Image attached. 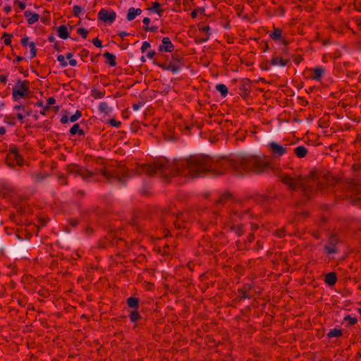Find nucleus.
I'll use <instances>...</instances> for the list:
<instances>
[{
  "instance_id": "obj_41",
  "label": "nucleus",
  "mask_w": 361,
  "mask_h": 361,
  "mask_svg": "<svg viewBox=\"0 0 361 361\" xmlns=\"http://www.w3.org/2000/svg\"><path fill=\"white\" fill-rule=\"evenodd\" d=\"M58 180L59 181L61 185H67L68 184L66 176L62 174L59 175L58 176Z\"/></svg>"
},
{
  "instance_id": "obj_22",
  "label": "nucleus",
  "mask_w": 361,
  "mask_h": 361,
  "mask_svg": "<svg viewBox=\"0 0 361 361\" xmlns=\"http://www.w3.org/2000/svg\"><path fill=\"white\" fill-rule=\"evenodd\" d=\"M70 133L73 135L76 133H78L80 135H84L85 131L80 128V125L78 123H75L70 129Z\"/></svg>"
},
{
  "instance_id": "obj_21",
  "label": "nucleus",
  "mask_w": 361,
  "mask_h": 361,
  "mask_svg": "<svg viewBox=\"0 0 361 361\" xmlns=\"http://www.w3.org/2000/svg\"><path fill=\"white\" fill-rule=\"evenodd\" d=\"M282 30L278 27H274V30L269 33V37L273 40H279L281 38Z\"/></svg>"
},
{
  "instance_id": "obj_60",
  "label": "nucleus",
  "mask_w": 361,
  "mask_h": 361,
  "mask_svg": "<svg viewBox=\"0 0 361 361\" xmlns=\"http://www.w3.org/2000/svg\"><path fill=\"white\" fill-rule=\"evenodd\" d=\"M0 81L3 83H6L7 81V78L5 75H2L0 77Z\"/></svg>"
},
{
  "instance_id": "obj_24",
  "label": "nucleus",
  "mask_w": 361,
  "mask_h": 361,
  "mask_svg": "<svg viewBox=\"0 0 361 361\" xmlns=\"http://www.w3.org/2000/svg\"><path fill=\"white\" fill-rule=\"evenodd\" d=\"M216 90L221 93L222 97H226L228 94V88L224 84L216 85Z\"/></svg>"
},
{
  "instance_id": "obj_54",
  "label": "nucleus",
  "mask_w": 361,
  "mask_h": 361,
  "mask_svg": "<svg viewBox=\"0 0 361 361\" xmlns=\"http://www.w3.org/2000/svg\"><path fill=\"white\" fill-rule=\"evenodd\" d=\"M142 23H144L145 26H148L150 23V19L147 17H145L143 19Z\"/></svg>"
},
{
  "instance_id": "obj_8",
  "label": "nucleus",
  "mask_w": 361,
  "mask_h": 361,
  "mask_svg": "<svg viewBox=\"0 0 361 361\" xmlns=\"http://www.w3.org/2000/svg\"><path fill=\"white\" fill-rule=\"evenodd\" d=\"M98 18L104 23L111 24L116 18V13L112 10L102 8L98 13Z\"/></svg>"
},
{
  "instance_id": "obj_49",
  "label": "nucleus",
  "mask_w": 361,
  "mask_h": 361,
  "mask_svg": "<svg viewBox=\"0 0 361 361\" xmlns=\"http://www.w3.org/2000/svg\"><path fill=\"white\" fill-rule=\"evenodd\" d=\"M30 111H27L25 115H23L21 113H18L17 114V117L20 120V121H23V118L26 116H30Z\"/></svg>"
},
{
  "instance_id": "obj_50",
  "label": "nucleus",
  "mask_w": 361,
  "mask_h": 361,
  "mask_svg": "<svg viewBox=\"0 0 361 361\" xmlns=\"http://www.w3.org/2000/svg\"><path fill=\"white\" fill-rule=\"evenodd\" d=\"M353 204L355 205H359L361 204V197H355L353 200Z\"/></svg>"
},
{
  "instance_id": "obj_5",
  "label": "nucleus",
  "mask_w": 361,
  "mask_h": 361,
  "mask_svg": "<svg viewBox=\"0 0 361 361\" xmlns=\"http://www.w3.org/2000/svg\"><path fill=\"white\" fill-rule=\"evenodd\" d=\"M29 90V82L27 80H18L13 88V97L15 100L23 98L26 96Z\"/></svg>"
},
{
  "instance_id": "obj_18",
  "label": "nucleus",
  "mask_w": 361,
  "mask_h": 361,
  "mask_svg": "<svg viewBox=\"0 0 361 361\" xmlns=\"http://www.w3.org/2000/svg\"><path fill=\"white\" fill-rule=\"evenodd\" d=\"M140 300L137 298L130 297L127 299V305L129 307L137 310L139 307Z\"/></svg>"
},
{
  "instance_id": "obj_11",
  "label": "nucleus",
  "mask_w": 361,
  "mask_h": 361,
  "mask_svg": "<svg viewBox=\"0 0 361 361\" xmlns=\"http://www.w3.org/2000/svg\"><path fill=\"white\" fill-rule=\"evenodd\" d=\"M338 238L336 236H331L328 243L324 246V250L328 254H335L338 252L337 243Z\"/></svg>"
},
{
  "instance_id": "obj_4",
  "label": "nucleus",
  "mask_w": 361,
  "mask_h": 361,
  "mask_svg": "<svg viewBox=\"0 0 361 361\" xmlns=\"http://www.w3.org/2000/svg\"><path fill=\"white\" fill-rule=\"evenodd\" d=\"M267 147L271 152L273 157L279 158L288 152L290 148V145L286 144L282 145L276 142H271L268 144Z\"/></svg>"
},
{
  "instance_id": "obj_9",
  "label": "nucleus",
  "mask_w": 361,
  "mask_h": 361,
  "mask_svg": "<svg viewBox=\"0 0 361 361\" xmlns=\"http://www.w3.org/2000/svg\"><path fill=\"white\" fill-rule=\"evenodd\" d=\"M307 73H310L307 76L310 79L319 81L324 74V68L319 66L308 70Z\"/></svg>"
},
{
  "instance_id": "obj_1",
  "label": "nucleus",
  "mask_w": 361,
  "mask_h": 361,
  "mask_svg": "<svg viewBox=\"0 0 361 361\" xmlns=\"http://www.w3.org/2000/svg\"><path fill=\"white\" fill-rule=\"evenodd\" d=\"M267 157L246 154L234 159H221L214 160L209 156H190L188 159L170 162L161 158L152 164H140L137 167L138 174L147 176L159 175L164 178L178 175L183 177L196 178L206 172L213 175H221L228 169L235 175H243L249 172L260 173L269 168Z\"/></svg>"
},
{
  "instance_id": "obj_62",
  "label": "nucleus",
  "mask_w": 361,
  "mask_h": 361,
  "mask_svg": "<svg viewBox=\"0 0 361 361\" xmlns=\"http://www.w3.org/2000/svg\"><path fill=\"white\" fill-rule=\"evenodd\" d=\"M23 60L22 56H17L16 59L13 61L14 63L20 62Z\"/></svg>"
},
{
  "instance_id": "obj_31",
  "label": "nucleus",
  "mask_w": 361,
  "mask_h": 361,
  "mask_svg": "<svg viewBox=\"0 0 361 361\" xmlns=\"http://www.w3.org/2000/svg\"><path fill=\"white\" fill-rule=\"evenodd\" d=\"M30 51V59H32L36 56L37 54V49L35 47V44L33 42H31L28 44Z\"/></svg>"
},
{
  "instance_id": "obj_7",
  "label": "nucleus",
  "mask_w": 361,
  "mask_h": 361,
  "mask_svg": "<svg viewBox=\"0 0 361 361\" xmlns=\"http://www.w3.org/2000/svg\"><path fill=\"white\" fill-rule=\"evenodd\" d=\"M7 164L9 166H14L17 164L22 166L23 164V157L18 154L17 148L13 147L9 150L6 157Z\"/></svg>"
},
{
  "instance_id": "obj_6",
  "label": "nucleus",
  "mask_w": 361,
  "mask_h": 361,
  "mask_svg": "<svg viewBox=\"0 0 361 361\" xmlns=\"http://www.w3.org/2000/svg\"><path fill=\"white\" fill-rule=\"evenodd\" d=\"M165 217L164 219V223H173L177 228H180L182 225L180 224L181 221H183V214H176L175 216V212L172 208H170L169 211H164Z\"/></svg>"
},
{
  "instance_id": "obj_25",
  "label": "nucleus",
  "mask_w": 361,
  "mask_h": 361,
  "mask_svg": "<svg viewBox=\"0 0 361 361\" xmlns=\"http://www.w3.org/2000/svg\"><path fill=\"white\" fill-rule=\"evenodd\" d=\"M231 229L233 231L235 234L240 236L243 234V226L242 224L233 225L231 226Z\"/></svg>"
},
{
  "instance_id": "obj_23",
  "label": "nucleus",
  "mask_w": 361,
  "mask_h": 361,
  "mask_svg": "<svg viewBox=\"0 0 361 361\" xmlns=\"http://www.w3.org/2000/svg\"><path fill=\"white\" fill-rule=\"evenodd\" d=\"M129 318L132 322L135 323L141 319V316L140 313L137 311V310H135L130 312L129 314Z\"/></svg>"
},
{
  "instance_id": "obj_28",
  "label": "nucleus",
  "mask_w": 361,
  "mask_h": 361,
  "mask_svg": "<svg viewBox=\"0 0 361 361\" xmlns=\"http://www.w3.org/2000/svg\"><path fill=\"white\" fill-rule=\"evenodd\" d=\"M230 198L228 195H223L219 199L216 200V204L224 205Z\"/></svg>"
},
{
  "instance_id": "obj_3",
  "label": "nucleus",
  "mask_w": 361,
  "mask_h": 361,
  "mask_svg": "<svg viewBox=\"0 0 361 361\" xmlns=\"http://www.w3.org/2000/svg\"><path fill=\"white\" fill-rule=\"evenodd\" d=\"M66 170L68 173L73 175H79L85 180H88L90 178H92L94 175L96 173L75 164H71L68 165Z\"/></svg>"
},
{
  "instance_id": "obj_34",
  "label": "nucleus",
  "mask_w": 361,
  "mask_h": 361,
  "mask_svg": "<svg viewBox=\"0 0 361 361\" xmlns=\"http://www.w3.org/2000/svg\"><path fill=\"white\" fill-rule=\"evenodd\" d=\"M11 35H9L8 33H4L2 38L4 39V43L6 45H11Z\"/></svg>"
},
{
  "instance_id": "obj_15",
  "label": "nucleus",
  "mask_w": 361,
  "mask_h": 361,
  "mask_svg": "<svg viewBox=\"0 0 361 361\" xmlns=\"http://www.w3.org/2000/svg\"><path fill=\"white\" fill-rule=\"evenodd\" d=\"M337 281V276L334 272H329L326 274L324 278V282L329 285L334 286Z\"/></svg>"
},
{
  "instance_id": "obj_14",
  "label": "nucleus",
  "mask_w": 361,
  "mask_h": 361,
  "mask_svg": "<svg viewBox=\"0 0 361 361\" xmlns=\"http://www.w3.org/2000/svg\"><path fill=\"white\" fill-rule=\"evenodd\" d=\"M142 10L140 8H130L127 13V19L131 21L135 18L136 16L140 15Z\"/></svg>"
},
{
  "instance_id": "obj_2",
  "label": "nucleus",
  "mask_w": 361,
  "mask_h": 361,
  "mask_svg": "<svg viewBox=\"0 0 361 361\" xmlns=\"http://www.w3.org/2000/svg\"><path fill=\"white\" fill-rule=\"evenodd\" d=\"M280 180L291 190L301 189L303 195L307 197L313 196L317 192L324 188L327 180L319 171H312L305 178L281 173Z\"/></svg>"
},
{
  "instance_id": "obj_26",
  "label": "nucleus",
  "mask_w": 361,
  "mask_h": 361,
  "mask_svg": "<svg viewBox=\"0 0 361 361\" xmlns=\"http://www.w3.org/2000/svg\"><path fill=\"white\" fill-rule=\"evenodd\" d=\"M150 10L155 12L156 13H157L159 16H161L162 13L164 12L163 9L160 8L159 3H158L157 1L153 3V5H152V8H150Z\"/></svg>"
},
{
  "instance_id": "obj_53",
  "label": "nucleus",
  "mask_w": 361,
  "mask_h": 361,
  "mask_svg": "<svg viewBox=\"0 0 361 361\" xmlns=\"http://www.w3.org/2000/svg\"><path fill=\"white\" fill-rule=\"evenodd\" d=\"M29 38L27 37H23L21 39V44L23 46L28 45L30 42H28Z\"/></svg>"
},
{
  "instance_id": "obj_55",
  "label": "nucleus",
  "mask_w": 361,
  "mask_h": 361,
  "mask_svg": "<svg viewBox=\"0 0 361 361\" xmlns=\"http://www.w3.org/2000/svg\"><path fill=\"white\" fill-rule=\"evenodd\" d=\"M155 55V51H150L147 54V56L149 59H152L154 56Z\"/></svg>"
},
{
  "instance_id": "obj_39",
  "label": "nucleus",
  "mask_w": 361,
  "mask_h": 361,
  "mask_svg": "<svg viewBox=\"0 0 361 361\" xmlns=\"http://www.w3.org/2000/svg\"><path fill=\"white\" fill-rule=\"evenodd\" d=\"M57 60L61 63V65L63 67H66L68 65V63L65 59V57L63 55H59L57 56Z\"/></svg>"
},
{
  "instance_id": "obj_33",
  "label": "nucleus",
  "mask_w": 361,
  "mask_h": 361,
  "mask_svg": "<svg viewBox=\"0 0 361 361\" xmlns=\"http://www.w3.org/2000/svg\"><path fill=\"white\" fill-rule=\"evenodd\" d=\"M82 116V113L79 110H77L75 113V114L72 115L71 117H70V121L71 122H75L76 121H78Z\"/></svg>"
},
{
  "instance_id": "obj_43",
  "label": "nucleus",
  "mask_w": 361,
  "mask_h": 361,
  "mask_svg": "<svg viewBox=\"0 0 361 361\" xmlns=\"http://www.w3.org/2000/svg\"><path fill=\"white\" fill-rule=\"evenodd\" d=\"M150 47V44L148 42H144L141 47V51L142 53L145 52L146 50Z\"/></svg>"
},
{
  "instance_id": "obj_10",
  "label": "nucleus",
  "mask_w": 361,
  "mask_h": 361,
  "mask_svg": "<svg viewBox=\"0 0 361 361\" xmlns=\"http://www.w3.org/2000/svg\"><path fill=\"white\" fill-rule=\"evenodd\" d=\"M103 176L107 179L109 181L114 182V180L118 182L121 185H125L126 181V175H124L123 177L118 176V173H115L114 175H111L105 171H101Z\"/></svg>"
},
{
  "instance_id": "obj_46",
  "label": "nucleus",
  "mask_w": 361,
  "mask_h": 361,
  "mask_svg": "<svg viewBox=\"0 0 361 361\" xmlns=\"http://www.w3.org/2000/svg\"><path fill=\"white\" fill-rule=\"evenodd\" d=\"M69 226H71L72 228H75L78 224V221L75 219H71L68 221Z\"/></svg>"
},
{
  "instance_id": "obj_52",
  "label": "nucleus",
  "mask_w": 361,
  "mask_h": 361,
  "mask_svg": "<svg viewBox=\"0 0 361 361\" xmlns=\"http://www.w3.org/2000/svg\"><path fill=\"white\" fill-rule=\"evenodd\" d=\"M16 4H18V6L20 10H24L25 8V6H26L25 3H24L23 1H18V2H16Z\"/></svg>"
},
{
  "instance_id": "obj_57",
  "label": "nucleus",
  "mask_w": 361,
  "mask_h": 361,
  "mask_svg": "<svg viewBox=\"0 0 361 361\" xmlns=\"http://www.w3.org/2000/svg\"><path fill=\"white\" fill-rule=\"evenodd\" d=\"M69 64L71 66H75L77 65V61L75 59H71L69 60Z\"/></svg>"
},
{
  "instance_id": "obj_16",
  "label": "nucleus",
  "mask_w": 361,
  "mask_h": 361,
  "mask_svg": "<svg viewBox=\"0 0 361 361\" xmlns=\"http://www.w3.org/2000/svg\"><path fill=\"white\" fill-rule=\"evenodd\" d=\"M294 153L298 158H303L305 157L307 154V149L305 147L300 145L298 147H296L294 149Z\"/></svg>"
},
{
  "instance_id": "obj_48",
  "label": "nucleus",
  "mask_w": 361,
  "mask_h": 361,
  "mask_svg": "<svg viewBox=\"0 0 361 361\" xmlns=\"http://www.w3.org/2000/svg\"><path fill=\"white\" fill-rule=\"evenodd\" d=\"M92 43L94 44V46H96L97 47H102V41L99 40L98 38H94L93 40H92Z\"/></svg>"
},
{
  "instance_id": "obj_61",
  "label": "nucleus",
  "mask_w": 361,
  "mask_h": 361,
  "mask_svg": "<svg viewBox=\"0 0 361 361\" xmlns=\"http://www.w3.org/2000/svg\"><path fill=\"white\" fill-rule=\"evenodd\" d=\"M254 235L252 233L250 234L247 237V240L251 243L254 240Z\"/></svg>"
},
{
  "instance_id": "obj_12",
  "label": "nucleus",
  "mask_w": 361,
  "mask_h": 361,
  "mask_svg": "<svg viewBox=\"0 0 361 361\" xmlns=\"http://www.w3.org/2000/svg\"><path fill=\"white\" fill-rule=\"evenodd\" d=\"M174 49V46L171 43L170 39L167 37L162 39V44L159 46V51L171 52Z\"/></svg>"
},
{
  "instance_id": "obj_45",
  "label": "nucleus",
  "mask_w": 361,
  "mask_h": 361,
  "mask_svg": "<svg viewBox=\"0 0 361 361\" xmlns=\"http://www.w3.org/2000/svg\"><path fill=\"white\" fill-rule=\"evenodd\" d=\"M202 11V12H204V8H199L198 9H195V10L192 11L191 12V13H190V16H191V17H192V18H197V11Z\"/></svg>"
},
{
  "instance_id": "obj_59",
  "label": "nucleus",
  "mask_w": 361,
  "mask_h": 361,
  "mask_svg": "<svg viewBox=\"0 0 361 361\" xmlns=\"http://www.w3.org/2000/svg\"><path fill=\"white\" fill-rule=\"evenodd\" d=\"M14 109H16V110H19V109H22V110H25V106L23 105H16L14 106Z\"/></svg>"
},
{
  "instance_id": "obj_19",
  "label": "nucleus",
  "mask_w": 361,
  "mask_h": 361,
  "mask_svg": "<svg viewBox=\"0 0 361 361\" xmlns=\"http://www.w3.org/2000/svg\"><path fill=\"white\" fill-rule=\"evenodd\" d=\"M58 35L61 39H66L69 37V32L66 25H60L58 28Z\"/></svg>"
},
{
  "instance_id": "obj_32",
  "label": "nucleus",
  "mask_w": 361,
  "mask_h": 361,
  "mask_svg": "<svg viewBox=\"0 0 361 361\" xmlns=\"http://www.w3.org/2000/svg\"><path fill=\"white\" fill-rule=\"evenodd\" d=\"M344 321L348 322V324H350V325H354L357 323V319L356 317L348 315V316L345 317Z\"/></svg>"
},
{
  "instance_id": "obj_51",
  "label": "nucleus",
  "mask_w": 361,
  "mask_h": 361,
  "mask_svg": "<svg viewBox=\"0 0 361 361\" xmlns=\"http://www.w3.org/2000/svg\"><path fill=\"white\" fill-rule=\"evenodd\" d=\"M70 121V118H68L66 115H64L61 118V122L63 124L67 123Z\"/></svg>"
},
{
  "instance_id": "obj_63",
  "label": "nucleus",
  "mask_w": 361,
  "mask_h": 361,
  "mask_svg": "<svg viewBox=\"0 0 361 361\" xmlns=\"http://www.w3.org/2000/svg\"><path fill=\"white\" fill-rule=\"evenodd\" d=\"M4 9L6 13H8L11 11V8L9 6H5Z\"/></svg>"
},
{
  "instance_id": "obj_36",
  "label": "nucleus",
  "mask_w": 361,
  "mask_h": 361,
  "mask_svg": "<svg viewBox=\"0 0 361 361\" xmlns=\"http://www.w3.org/2000/svg\"><path fill=\"white\" fill-rule=\"evenodd\" d=\"M77 32L81 35V37L84 39H85L87 36V30L85 29V28H83V27H80L78 29V31Z\"/></svg>"
},
{
  "instance_id": "obj_58",
  "label": "nucleus",
  "mask_w": 361,
  "mask_h": 361,
  "mask_svg": "<svg viewBox=\"0 0 361 361\" xmlns=\"http://www.w3.org/2000/svg\"><path fill=\"white\" fill-rule=\"evenodd\" d=\"M257 229H258V225H257V224H253V223H252V224H251V230H252V231H256V230H257Z\"/></svg>"
},
{
  "instance_id": "obj_47",
  "label": "nucleus",
  "mask_w": 361,
  "mask_h": 361,
  "mask_svg": "<svg viewBox=\"0 0 361 361\" xmlns=\"http://www.w3.org/2000/svg\"><path fill=\"white\" fill-rule=\"evenodd\" d=\"M276 235L279 238H282L285 235L284 229L281 228L275 231Z\"/></svg>"
},
{
  "instance_id": "obj_20",
  "label": "nucleus",
  "mask_w": 361,
  "mask_h": 361,
  "mask_svg": "<svg viewBox=\"0 0 361 361\" xmlns=\"http://www.w3.org/2000/svg\"><path fill=\"white\" fill-rule=\"evenodd\" d=\"M104 57L106 59L107 61V63L111 66H116V56L115 55H114L113 54L111 53H109L108 51L105 52L104 54H103Z\"/></svg>"
},
{
  "instance_id": "obj_29",
  "label": "nucleus",
  "mask_w": 361,
  "mask_h": 361,
  "mask_svg": "<svg viewBox=\"0 0 361 361\" xmlns=\"http://www.w3.org/2000/svg\"><path fill=\"white\" fill-rule=\"evenodd\" d=\"M342 335V331L341 329H331L330 330V331L328 333V336L329 338H333V337H339Z\"/></svg>"
},
{
  "instance_id": "obj_40",
  "label": "nucleus",
  "mask_w": 361,
  "mask_h": 361,
  "mask_svg": "<svg viewBox=\"0 0 361 361\" xmlns=\"http://www.w3.org/2000/svg\"><path fill=\"white\" fill-rule=\"evenodd\" d=\"M109 123L111 126H114V127H116V128H119L121 123L120 121H116V119L114 118H111L109 120Z\"/></svg>"
},
{
  "instance_id": "obj_17",
  "label": "nucleus",
  "mask_w": 361,
  "mask_h": 361,
  "mask_svg": "<svg viewBox=\"0 0 361 361\" xmlns=\"http://www.w3.org/2000/svg\"><path fill=\"white\" fill-rule=\"evenodd\" d=\"M25 16L27 18V22L29 24H33L36 23L39 19V15L37 13H32L30 11L25 12Z\"/></svg>"
},
{
  "instance_id": "obj_27",
  "label": "nucleus",
  "mask_w": 361,
  "mask_h": 361,
  "mask_svg": "<svg viewBox=\"0 0 361 361\" xmlns=\"http://www.w3.org/2000/svg\"><path fill=\"white\" fill-rule=\"evenodd\" d=\"M209 27L207 26V25H205V26H202V27H200V31L204 35V38H203V40L204 41H207L209 37V35H210V33L209 32Z\"/></svg>"
},
{
  "instance_id": "obj_37",
  "label": "nucleus",
  "mask_w": 361,
  "mask_h": 361,
  "mask_svg": "<svg viewBox=\"0 0 361 361\" xmlns=\"http://www.w3.org/2000/svg\"><path fill=\"white\" fill-rule=\"evenodd\" d=\"M166 69L172 71L173 73H176L179 70V68L176 66L173 63L171 62L168 65Z\"/></svg>"
},
{
  "instance_id": "obj_38",
  "label": "nucleus",
  "mask_w": 361,
  "mask_h": 361,
  "mask_svg": "<svg viewBox=\"0 0 361 361\" xmlns=\"http://www.w3.org/2000/svg\"><path fill=\"white\" fill-rule=\"evenodd\" d=\"M81 8L80 6H78V5H75L73 7V14L75 16H78L80 15V13H81Z\"/></svg>"
},
{
  "instance_id": "obj_42",
  "label": "nucleus",
  "mask_w": 361,
  "mask_h": 361,
  "mask_svg": "<svg viewBox=\"0 0 361 361\" xmlns=\"http://www.w3.org/2000/svg\"><path fill=\"white\" fill-rule=\"evenodd\" d=\"M143 29L147 31V32H155L157 31L158 30V27L157 26H152V27H149V26H145L143 27Z\"/></svg>"
},
{
  "instance_id": "obj_30",
  "label": "nucleus",
  "mask_w": 361,
  "mask_h": 361,
  "mask_svg": "<svg viewBox=\"0 0 361 361\" xmlns=\"http://www.w3.org/2000/svg\"><path fill=\"white\" fill-rule=\"evenodd\" d=\"M91 95L94 99H100V98H102L104 96V92L100 91L99 90L94 89V90H92Z\"/></svg>"
},
{
  "instance_id": "obj_64",
  "label": "nucleus",
  "mask_w": 361,
  "mask_h": 361,
  "mask_svg": "<svg viewBox=\"0 0 361 361\" xmlns=\"http://www.w3.org/2000/svg\"><path fill=\"white\" fill-rule=\"evenodd\" d=\"M88 51L86 50V49H83L82 51H81V55L82 56H87L88 55Z\"/></svg>"
},
{
  "instance_id": "obj_44",
  "label": "nucleus",
  "mask_w": 361,
  "mask_h": 361,
  "mask_svg": "<svg viewBox=\"0 0 361 361\" xmlns=\"http://www.w3.org/2000/svg\"><path fill=\"white\" fill-rule=\"evenodd\" d=\"M56 103V99L54 97H49L47 99V104L46 106V109H49V106Z\"/></svg>"
},
{
  "instance_id": "obj_13",
  "label": "nucleus",
  "mask_w": 361,
  "mask_h": 361,
  "mask_svg": "<svg viewBox=\"0 0 361 361\" xmlns=\"http://www.w3.org/2000/svg\"><path fill=\"white\" fill-rule=\"evenodd\" d=\"M288 59H283L279 56L274 55L270 60V64L272 66H285L288 63Z\"/></svg>"
},
{
  "instance_id": "obj_56",
  "label": "nucleus",
  "mask_w": 361,
  "mask_h": 361,
  "mask_svg": "<svg viewBox=\"0 0 361 361\" xmlns=\"http://www.w3.org/2000/svg\"><path fill=\"white\" fill-rule=\"evenodd\" d=\"M128 35H129V34H128V32H124V31H123V32H118V35H119L121 38H123V37H125L128 36Z\"/></svg>"
},
{
  "instance_id": "obj_35",
  "label": "nucleus",
  "mask_w": 361,
  "mask_h": 361,
  "mask_svg": "<svg viewBox=\"0 0 361 361\" xmlns=\"http://www.w3.org/2000/svg\"><path fill=\"white\" fill-rule=\"evenodd\" d=\"M99 110L100 112L107 113L109 110V106L106 102H101L99 105Z\"/></svg>"
}]
</instances>
